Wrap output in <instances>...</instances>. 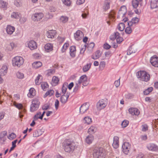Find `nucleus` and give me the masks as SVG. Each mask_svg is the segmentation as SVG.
Returning a JSON list of instances; mask_svg holds the SVG:
<instances>
[{
  "mask_svg": "<svg viewBox=\"0 0 158 158\" xmlns=\"http://www.w3.org/2000/svg\"><path fill=\"white\" fill-rule=\"evenodd\" d=\"M142 131H146L148 130V127L147 125H146V124L143 125L142 126Z\"/></svg>",
  "mask_w": 158,
  "mask_h": 158,
  "instance_id": "57",
  "label": "nucleus"
},
{
  "mask_svg": "<svg viewBox=\"0 0 158 158\" xmlns=\"http://www.w3.org/2000/svg\"><path fill=\"white\" fill-rule=\"evenodd\" d=\"M101 55V54L100 53V51L98 50L95 52L94 54L92 55V58L94 60H96L99 58Z\"/></svg>",
  "mask_w": 158,
  "mask_h": 158,
  "instance_id": "30",
  "label": "nucleus"
},
{
  "mask_svg": "<svg viewBox=\"0 0 158 158\" xmlns=\"http://www.w3.org/2000/svg\"><path fill=\"white\" fill-rule=\"evenodd\" d=\"M123 151L126 154H128L129 152L131 147V145L128 142L124 143L122 146Z\"/></svg>",
  "mask_w": 158,
  "mask_h": 158,
  "instance_id": "9",
  "label": "nucleus"
},
{
  "mask_svg": "<svg viewBox=\"0 0 158 158\" xmlns=\"http://www.w3.org/2000/svg\"><path fill=\"white\" fill-rule=\"evenodd\" d=\"M55 72V70H49L47 73V75L48 76H51Z\"/></svg>",
  "mask_w": 158,
  "mask_h": 158,
  "instance_id": "55",
  "label": "nucleus"
},
{
  "mask_svg": "<svg viewBox=\"0 0 158 158\" xmlns=\"http://www.w3.org/2000/svg\"><path fill=\"white\" fill-rule=\"evenodd\" d=\"M12 61L13 66L19 67L23 64L24 60L23 57L16 56L13 59Z\"/></svg>",
  "mask_w": 158,
  "mask_h": 158,
  "instance_id": "4",
  "label": "nucleus"
},
{
  "mask_svg": "<svg viewBox=\"0 0 158 158\" xmlns=\"http://www.w3.org/2000/svg\"><path fill=\"white\" fill-rule=\"evenodd\" d=\"M32 65L33 68L38 69L42 65V63L40 61H36L34 62Z\"/></svg>",
  "mask_w": 158,
  "mask_h": 158,
  "instance_id": "29",
  "label": "nucleus"
},
{
  "mask_svg": "<svg viewBox=\"0 0 158 158\" xmlns=\"http://www.w3.org/2000/svg\"><path fill=\"white\" fill-rule=\"evenodd\" d=\"M115 12L113 10H111L109 14V17L110 18L114 19L115 17L114 15Z\"/></svg>",
  "mask_w": 158,
  "mask_h": 158,
  "instance_id": "49",
  "label": "nucleus"
},
{
  "mask_svg": "<svg viewBox=\"0 0 158 158\" xmlns=\"http://www.w3.org/2000/svg\"><path fill=\"white\" fill-rule=\"evenodd\" d=\"M15 28L13 27L10 26H7L6 28V32L7 34L11 35L15 31Z\"/></svg>",
  "mask_w": 158,
  "mask_h": 158,
  "instance_id": "26",
  "label": "nucleus"
},
{
  "mask_svg": "<svg viewBox=\"0 0 158 158\" xmlns=\"http://www.w3.org/2000/svg\"><path fill=\"white\" fill-rule=\"evenodd\" d=\"M84 123L87 124H89L92 122L91 118L89 117H85L84 119Z\"/></svg>",
  "mask_w": 158,
  "mask_h": 158,
  "instance_id": "36",
  "label": "nucleus"
},
{
  "mask_svg": "<svg viewBox=\"0 0 158 158\" xmlns=\"http://www.w3.org/2000/svg\"><path fill=\"white\" fill-rule=\"evenodd\" d=\"M68 18L65 16H62L60 18V19L63 23H64L66 22L68 20Z\"/></svg>",
  "mask_w": 158,
  "mask_h": 158,
  "instance_id": "44",
  "label": "nucleus"
},
{
  "mask_svg": "<svg viewBox=\"0 0 158 158\" xmlns=\"http://www.w3.org/2000/svg\"><path fill=\"white\" fill-rule=\"evenodd\" d=\"M7 70H0V75L1 76H4L7 73Z\"/></svg>",
  "mask_w": 158,
  "mask_h": 158,
  "instance_id": "52",
  "label": "nucleus"
},
{
  "mask_svg": "<svg viewBox=\"0 0 158 158\" xmlns=\"http://www.w3.org/2000/svg\"><path fill=\"white\" fill-rule=\"evenodd\" d=\"M151 7L152 9L158 7V0H152L151 2Z\"/></svg>",
  "mask_w": 158,
  "mask_h": 158,
  "instance_id": "24",
  "label": "nucleus"
},
{
  "mask_svg": "<svg viewBox=\"0 0 158 158\" xmlns=\"http://www.w3.org/2000/svg\"><path fill=\"white\" fill-rule=\"evenodd\" d=\"M69 97V94L68 93L62 95L60 98L61 102L63 104H65L67 102Z\"/></svg>",
  "mask_w": 158,
  "mask_h": 158,
  "instance_id": "18",
  "label": "nucleus"
},
{
  "mask_svg": "<svg viewBox=\"0 0 158 158\" xmlns=\"http://www.w3.org/2000/svg\"><path fill=\"white\" fill-rule=\"evenodd\" d=\"M42 134L40 129H38L35 131L33 133V136L34 137H37L40 135Z\"/></svg>",
  "mask_w": 158,
  "mask_h": 158,
  "instance_id": "32",
  "label": "nucleus"
},
{
  "mask_svg": "<svg viewBox=\"0 0 158 158\" xmlns=\"http://www.w3.org/2000/svg\"><path fill=\"white\" fill-rule=\"evenodd\" d=\"M14 106L19 109L21 110L23 109V106L22 104L20 103H17L16 102L14 103Z\"/></svg>",
  "mask_w": 158,
  "mask_h": 158,
  "instance_id": "41",
  "label": "nucleus"
},
{
  "mask_svg": "<svg viewBox=\"0 0 158 158\" xmlns=\"http://www.w3.org/2000/svg\"><path fill=\"white\" fill-rule=\"evenodd\" d=\"M40 104V102L38 99L35 98L33 99L31 105L30 110L31 112H33L37 110L38 109Z\"/></svg>",
  "mask_w": 158,
  "mask_h": 158,
  "instance_id": "5",
  "label": "nucleus"
},
{
  "mask_svg": "<svg viewBox=\"0 0 158 158\" xmlns=\"http://www.w3.org/2000/svg\"><path fill=\"white\" fill-rule=\"evenodd\" d=\"M147 147L149 150L151 151H156L158 148V146L154 143H149L148 144Z\"/></svg>",
  "mask_w": 158,
  "mask_h": 158,
  "instance_id": "15",
  "label": "nucleus"
},
{
  "mask_svg": "<svg viewBox=\"0 0 158 158\" xmlns=\"http://www.w3.org/2000/svg\"><path fill=\"white\" fill-rule=\"evenodd\" d=\"M114 84L116 87H118L120 85V78L118 80L115 81Z\"/></svg>",
  "mask_w": 158,
  "mask_h": 158,
  "instance_id": "64",
  "label": "nucleus"
},
{
  "mask_svg": "<svg viewBox=\"0 0 158 158\" xmlns=\"http://www.w3.org/2000/svg\"><path fill=\"white\" fill-rule=\"evenodd\" d=\"M50 107V104H49L46 103L43 106L42 108L44 110H47L49 109Z\"/></svg>",
  "mask_w": 158,
  "mask_h": 158,
  "instance_id": "51",
  "label": "nucleus"
},
{
  "mask_svg": "<svg viewBox=\"0 0 158 158\" xmlns=\"http://www.w3.org/2000/svg\"><path fill=\"white\" fill-rule=\"evenodd\" d=\"M93 155L94 158H104L106 153L102 148H96L93 150Z\"/></svg>",
  "mask_w": 158,
  "mask_h": 158,
  "instance_id": "2",
  "label": "nucleus"
},
{
  "mask_svg": "<svg viewBox=\"0 0 158 158\" xmlns=\"http://www.w3.org/2000/svg\"><path fill=\"white\" fill-rule=\"evenodd\" d=\"M119 138L118 136H114L113 139V143L112 145L113 147L115 148H117L119 146Z\"/></svg>",
  "mask_w": 158,
  "mask_h": 158,
  "instance_id": "20",
  "label": "nucleus"
},
{
  "mask_svg": "<svg viewBox=\"0 0 158 158\" xmlns=\"http://www.w3.org/2000/svg\"><path fill=\"white\" fill-rule=\"evenodd\" d=\"M103 47L105 49H108L111 48V46L107 43H105L103 45Z\"/></svg>",
  "mask_w": 158,
  "mask_h": 158,
  "instance_id": "59",
  "label": "nucleus"
},
{
  "mask_svg": "<svg viewBox=\"0 0 158 158\" xmlns=\"http://www.w3.org/2000/svg\"><path fill=\"white\" fill-rule=\"evenodd\" d=\"M56 34L55 30H51L48 31L46 33V35L48 38H54Z\"/></svg>",
  "mask_w": 158,
  "mask_h": 158,
  "instance_id": "21",
  "label": "nucleus"
},
{
  "mask_svg": "<svg viewBox=\"0 0 158 158\" xmlns=\"http://www.w3.org/2000/svg\"><path fill=\"white\" fill-rule=\"evenodd\" d=\"M89 108V105L87 103H85L82 105L80 108V113H84Z\"/></svg>",
  "mask_w": 158,
  "mask_h": 158,
  "instance_id": "12",
  "label": "nucleus"
},
{
  "mask_svg": "<svg viewBox=\"0 0 158 158\" xmlns=\"http://www.w3.org/2000/svg\"><path fill=\"white\" fill-rule=\"evenodd\" d=\"M97 128L94 126H91L88 130V133L89 135H92L96 131Z\"/></svg>",
  "mask_w": 158,
  "mask_h": 158,
  "instance_id": "27",
  "label": "nucleus"
},
{
  "mask_svg": "<svg viewBox=\"0 0 158 158\" xmlns=\"http://www.w3.org/2000/svg\"><path fill=\"white\" fill-rule=\"evenodd\" d=\"M129 111L133 115H138L140 113L138 109L136 108H131L129 109Z\"/></svg>",
  "mask_w": 158,
  "mask_h": 158,
  "instance_id": "16",
  "label": "nucleus"
},
{
  "mask_svg": "<svg viewBox=\"0 0 158 158\" xmlns=\"http://www.w3.org/2000/svg\"><path fill=\"white\" fill-rule=\"evenodd\" d=\"M27 45L31 50L35 49L37 47L36 43L34 40H31L27 42Z\"/></svg>",
  "mask_w": 158,
  "mask_h": 158,
  "instance_id": "13",
  "label": "nucleus"
},
{
  "mask_svg": "<svg viewBox=\"0 0 158 158\" xmlns=\"http://www.w3.org/2000/svg\"><path fill=\"white\" fill-rule=\"evenodd\" d=\"M76 49L75 46H72L70 47V56L74 57L75 56Z\"/></svg>",
  "mask_w": 158,
  "mask_h": 158,
  "instance_id": "22",
  "label": "nucleus"
},
{
  "mask_svg": "<svg viewBox=\"0 0 158 158\" xmlns=\"http://www.w3.org/2000/svg\"><path fill=\"white\" fill-rule=\"evenodd\" d=\"M20 16V13L18 12H13L11 15L12 18L17 19H19Z\"/></svg>",
  "mask_w": 158,
  "mask_h": 158,
  "instance_id": "34",
  "label": "nucleus"
},
{
  "mask_svg": "<svg viewBox=\"0 0 158 158\" xmlns=\"http://www.w3.org/2000/svg\"><path fill=\"white\" fill-rule=\"evenodd\" d=\"M110 1L109 0H106L105 1L103 8L104 10L106 11L110 8Z\"/></svg>",
  "mask_w": 158,
  "mask_h": 158,
  "instance_id": "25",
  "label": "nucleus"
},
{
  "mask_svg": "<svg viewBox=\"0 0 158 158\" xmlns=\"http://www.w3.org/2000/svg\"><path fill=\"white\" fill-rule=\"evenodd\" d=\"M7 6L6 3L2 0L0 1V7L4 8Z\"/></svg>",
  "mask_w": 158,
  "mask_h": 158,
  "instance_id": "46",
  "label": "nucleus"
},
{
  "mask_svg": "<svg viewBox=\"0 0 158 158\" xmlns=\"http://www.w3.org/2000/svg\"><path fill=\"white\" fill-rule=\"evenodd\" d=\"M153 90V88L152 87H150L144 91L143 93L144 95H147L148 94L150 93Z\"/></svg>",
  "mask_w": 158,
  "mask_h": 158,
  "instance_id": "37",
  "label": "nucleus"
},
{
  "mask_svg": "<svg viewBox=\"0 0 158 158\" xmlns=\"http://www.w3.org/2000/svg\"><path fill=\"white\" fill-rule=\"evenodd\" d=\"M63 3L67 6H69L71 4L70 0H62Z\"/></svg>",
  "mask_w": 158,
  "mask_h": 158,
  "instance_id": "40",
  "label": "nucleus"
},
{
  "mask_svg": "<svg viewBox=\"0 0 158 158\" xmlns=\"http://www.w3.org/2000/svg\"><path fill=\"white\" fill-rule=\"evenodd\" d=\"M139 2L138 0H132V4L134 8H136L138 6Z\"/></svg>",
  "mask_w": 158,
  "mask_h": 158,
  "instance_id": "33",
  "label": "nucleus"
},
{
  "mask_svg": "<svg viewBox=\"0 0 158 158\" xmlns=\"http://www.w3.org/2000/svg\"><path fill=\"white\" fill-rule=\"evenodd\" d=\"M83 34L82 32L80 31H77L74 34V37L76 40H80L83 35Z\"/></svg>",
  "mask_w": 158,
  "mask_h": 158,
  "instance_id": "19",
  "label": "nucleus"
},
{
  "mask_svg": "<svg viewBox=\"0 0 158 158\" xmlns=\"http://www.w3.org/2000/svg\"><path fill=\"white\" fill-rule=\"evenodd\" d=\"M54 92L52 90H50L48 91L46 93L45 95L46 96L49 95L51 96L54 94Z\"/></svg>",
  "mask_w": 158,
  "mask_h": 158,
  "instance_id": "53",
  "label": "nucleus"
},
{
  "mask_svg": "<svg viewBox=\"0 0 158 158\" xmlns=\"http://www.w3.org/2000/svg\"><path fill=\"white\" fill-rule=\"evenodd\" d=\"M16 137V135L14 133H12L8 136V138L10 140H13Z\"/></svg>",
  "mask_w": 158,
  "mask_h": 158,
  "instance_id": "47",
  "label": "nucleus"
},
{
  "mask_svg": "<svg viewBox=\"0 0 158 158\" xmlns=\"http://www.w3.org/2000/svg\"><path fill=\"white\" fill-rule=\"evenodd\" d=\"M94 46V43L91 42L89 44L88 46V48L89 49L91 50L92 49Z\"/></svg>",
  "mask_w": 158,
  "mask_h": 158,
  "instance_id": "58",
  "label": "nucleus"
},
{
  "mask_svg": "<svg viewBox=\"0 0 158 158\" xmlns=\"http://www.w3.org/2000/svg\"><path fill=\"white\" fill-rule=\"evenodd\" d=\"M41 113L40 112L37 113L34 117V119L35 121L37 120L38 118H39V116H40Z\"/></svg>",
  "mask_w": 158,
  "mask_h": 158,
  "instance_id": "50",
  "label": "nucleus"
},
{
  "mask_svg": "<svg viewBox=\"0 0 158 158\" xmlns=\"http://www.w3.org/2000/svg\"><path fill=\"white\" fill-rule=\"evenodd\" d=\"M35 89L33 88H31L29 90V93L27 94V96L29 97L32 98L35 95Z\"/></svg>",
  "mask_w": 158,
  "mask_h": 158,
  "instance_id": "31",
  "label": "nucleus"
},
{
  "mask_svg": "<svg viewBox=\"0 0 158 158\" xmlns=\"http://www.w3.org/2000/svg\"><path fill=\"white\" fill-rule=\"evenodd\" d=\"M67 87L66 86H64V85H63L62 89V93L64 94H65L67 90Z\"/></svg>",
  "mask_w": 158,
  "mask_h": 158,
  "instance_id": "62",
  "label": "nucleus"
},
{
  "mask_svg": "<svg viewBox=\"0 0 158 158\" xmlns=\"http://www.w3.org/2000/svg\"><path fill=\"white\" fill-rule=\"evenodd\" d=\"M86 45L85 44L81 48V49L80 50V53L81 54H83L86 49Z\"/></svg>",
  "mask_w": 158,
  "mask_h": 158,
  "instance_id": "60",
  "label": "nucleus"
},
{
  "mask_svg": "<svg viewBox=\"0 0 158 158\" xmlns=\"http://www.w3.org/2000/svg\"><path fill=\"white\" fill-rule=\"evenodd\" d=\"M136 52V50L132 46H130L127 51V54L128 55H131L132 56L135 55L134 54Z\"/></svg>",
  "mask_w": 158,
  "mask_h": 158,
  "instance_id": "17",
  "label": "nucleus"
},
{
  "mask_svg": "<svg viewBox=\"0 0 158 158\" xmlns=\"http://www.w3.org/2000/svg\"><path fill=\"white\" fill-rule=\"evenodd\" d=\"M87 77L85 75L81 76L78 80V82L79 84L82 83L84 86H87L89 83V82L87 81Z\"/></svg>",
  "mask_w": 158,
  "mask_h": 158,
  "instance_id": "8",
  "label": "nucleus"
},
{
  "mask_svg": "<svg viewBox=\"0 0 158 158\" xmlns=\"http://www.w3.org/2000/svg\"><path fill=\"white\" fill-rule=\"evenodd\" d=\"M132 26H128V27H127L125 30V31L126 33L127 34H130L131 32V27Z\"/></svg>",
  "mask_w": 158,
  "mask_h": 158,
  "instance_id": "45",
  "label": "nucleus"
},
{
  "mask_svg": "<svg viewBox=\"0 0 158 158\" xmlns=\"http://www.w3.org/2000/svg\"><path fill=\"white\" fill-rule=\"evenodd\" d=\"M44 15L42 13H35L32 15L31 18L34 21H38L43 17Z\"/></svg>",
  "mask_w": 158,
  "mask_h": 158,
  "instance_id": "7",
  "label": "nucleus"
},
{
  "mask_svg": "<svg viewBox=\"0 0 158 158\" xmlns=\"http://www.w3.org/2000/svg\"><path fill=\"white\" fill-rule=\"evenodd\" d=\"M41 86L42 88V89L43 90H44V89H45L46 88L48 87V85L47 83L44 82V83H43L41 84Z\"/></svg>",
  "mask_w": 158,
  "mask_h": 158,
  "instance_id": "54",
  "label": "nucleus"
},
{
  "mask_svg": "<svg viewBox=\"0 0 158 158\" xmlns=\"http://www.w3.org/2000/svg\"><path fill=\"white\" fill-rule=\"evenodd\" d=\"M16 75L17 77L19 79H23L24 77V76L23 73L19 72H18L16 73Z\"/></svg>",
  "mask_w": 158,
  "mask_h": 158,
  "instance_id": "39",
  "label": "nucleus"
},
{
  "mask_svg": "<svg viewBox=\"0 0 158 158\" xmlns=\"http://www.w3.org/2000/svg\"><path fill=\"white\" fill-rule=\"evenodd\" d=\"M117 42L118 44L121 43L123 40V38L120 36H118L116 38Z\"/></svg>",
  "mask_w": 158,
  "mask_h": 158,
  "instance_id": "56",
  "label": "nucleus"
},
{
  "mask_svg": "<svg viewBox=\"0 0 158 158\" xmlns=\"http://www.w3.org/2000/svg\"><path fill=\"white\" fill-rule=\"evenodd\" d=\"M139 19L137 17H134L133 18L131 21H129L127 22V24L128 26H133L134 25H135L138 23L139 21Z\"/></svg>",
  "mask_w": 158,
  "mask_h": 158,
  "instance_id": "14",
  "label": "nucleus"
},
{
  "mask_svg": "<svg viewBox=\"0 0 158 158\" xmlns=\"http://www.w3.org/2000/svg\"><path fill=\"white\" fill-rule=\"evenodd\" d=\"M94 140V137L92 135H89L86 138L85 141L87 143L90 144L92 143Z\"/></svg>",
  "mask_w": 158,
  "mask_h": 158,
  "instance_id": "28",
  "label": "nucleus"
},
{
  "mask_svg": "<svg viewBox=\"0 0 158 158\" xmlns=\"http://www.w3.org/2000/svg\"><path fill=\"white\" fill-rule=\"evenodd\" d=\"M136 75L138 78H141L145 81H147L149 80V75L143 70H140L138 72L136 73Z\"/></svg>",
  "mask_w": 158,
  "mask_h": 158,
  "instance_id": "3",
  "label": "nucleus"
},
{
  "mask_svg": "<svg viewBox=\"0 0 158 158\" xmlns=\"http://www.w3.org/2000/svg\"><path fill=\"white\" fill-rule=\"evenodd\" d=\"M14 4L17 7H20L22 5L21 0H15L14 2Z\"/></svg>",
  "mask_w": 158,
  "mask_h": 158,
  "instance_id": "38",
  "label": "nucleus"
},
{
  "mask_svg": "<svg viewBox=\"0 0 158 158\" xmlns=\"http://www.w3.org/2000/svg\"><path fill=\"white\" fill-rule=\"evenodd\" d=\"M27 19L26 17H23L21 18L20 19L19 21L21 23H23L25 22H26V21H27Z\"/></svg>",
  "mask_w": 158,
  "mask_h": 158,
  "instance_id": "61",
  "label": "nucleus"
},
{
  "mask_svg": "<svg viewBox=\"0 0 158 158\" xmlns=\"http://www.w3.org/2000/svg\"><path fill=\"white\" fill-rule=\"evenodd\" d=\"M150 62L152 66L155 67H158V57L156 55L152 56L150 59Z\"/></svg>",
  "mask_w": 158,
  "mask_h": 158,
  "instance_id": "11",
  "label": "nucleus"
},
{
  "mask_svg": "<svg viewBox=\"0 0 158 158\" xmlns=\"http://www.w3.org/2000/svg\"><path fill=\"white\" fill-rule=\"evenodd\" d=\"M106 105V101L103 99H101L97 102L96 106L98 110H100L103 109Z\"/></svg>",
  "mask_w": 158,
  "mask_h": 158,
  "instance_id": "6",
  "label": "nucleus"
},
{
  "mask_svg": "<svg viewBox=\"0 0 158 158\" xmlns=\"http://www.w3.org/2000/svg\"><path fill=\"white\" fill-rule=\"evenodd\" d=\"M44 151H42L35 158H42L43 156Z\"/></svg>",
  "mask_w": 158,
  "mask_h": 158,
  "instance_id": "63",
  "label": "nucleus"
},
{
  "mask_svg": "<svg viewBox=\"0 0 158 158\" xmlns=\"http://www.w3.org/2000/svg\"><path fill=\"white\" fill-rule=\"evenodd\" d=\"M63 146L65 152L70 153L73 152L74 151L75 147V145L74 142L70 139H67L63 143Z\"/></svg>",
  "mask_w": 158,
  "mask_h": 158,
  "instance_id": "1",
  "label": "nucleus"
},
{
  "mask_svg": "<svg viewBox=\"0 0 158 158\" xmlns=\"http://www.w3.org/2000/svg\"><path fill=\"white\" fill-rule=\"evenodd\" d=\"M44 48L47 52H49L52 51L53 49V46L50 43L47 44L44 46Z\"/></svg>",
  "mask_w": 158,
  "mask_h": 158,
  "instance_id": "23",
  "label": "nucleus"
},
{
  "mask_svg": "<svg viewBox=\"0 0 158 158\" xmlns=\"http://www.w3.org/2000/svg\"><path fill=\"white\" fill-rule=\"evenodd\" d=\"M127 12V8L125 6H121L118 12V18L120 17V16L123 17Z\"/></svg>",
  "mask_w": 158,
  "mask_h": 158,
  "instance_id": "10",
  "label": "nucleus"
},
{
  "mask_svg": "<svg viewBox=\"0 0 158 158\" xmlns=\"http://www.w3.org/2000/svg\"><path fill=\"white\" fill-rule=\"evenodd\" d=\"M52 81L54 84H55V85L58 84V82L59 81V78L55 76H53L52 79Z\"/></svg>",
  "mask_w": 158,
  "mask_h": 158,
  "instance_id": "42",
  "label": "nucleus"
},
{
  "mask_svg": "<svg viewBox=\"0 0 158 158\" xmlns=\"http://www.w3.org/2000/svg\"><path fill=\"white\" fill-rule=\"evenodd\" d=\"M125 27V24L123 23H121L118 25V29L120 31H123L124 30Z\"/></svg>",
  "mask_w": 158,
  "mask_h": 158,
  "instance_id": "35",
  "label": "nucleus"
},
{
  "mask_svg": "<svg viewBox=\"0 0 158 158\" xmlns=\"http://www.w3.org/2000/svg\"><path fill=\"white\" fill-rule=\"evenodd\" d=\"M69 44L68 43H65L64 44L61 49V52H65L67 48L69 46Z\"/></svg>",
  "mask_w": 158,
  "mask_h": 158,
  "instance_id": "48",
  "label": "nucleus"
},
{
  "mask_svg": "<svg viewBox=\"0 0 158 158\" xmlns=\"http://www.w3.org/2000/svg\"><path fill=\"white\" fill-rule=\"evenodd\" d=\"M128 124L129 121L127 120H125L122 123L121 125L122 127L124 128L127 126Z\"/></svg>",
  "mask_w": 158,
  "mask_h": 158,
  "instance_id": "43",
  "label": "nucleus"
}]
</instances>
